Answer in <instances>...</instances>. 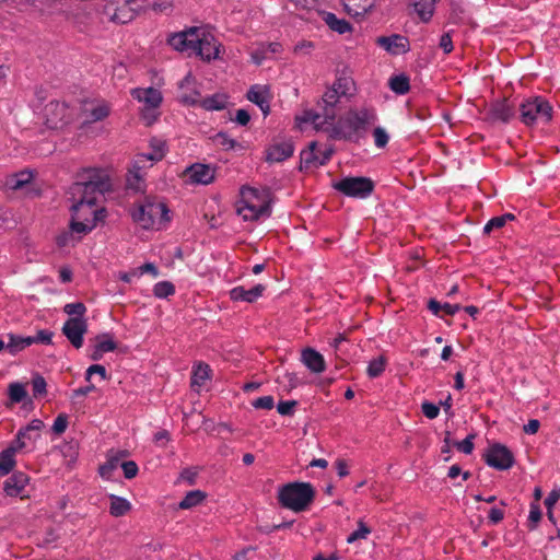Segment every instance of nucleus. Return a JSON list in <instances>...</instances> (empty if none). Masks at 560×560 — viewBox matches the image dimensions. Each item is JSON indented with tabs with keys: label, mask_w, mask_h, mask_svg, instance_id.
Masks as SVG:
<instances>
[{
	"label": "nucleus",
	"mask_w": 560,
	"mask_h": 560,
	"mask_svg": "<svg viewBox=\"0 0 560 560\" xmlns=\"http://www.w3.org/2000/svg\"><path fill=\"white\" fill-rule=\"evenodd\" d=\"M110 187L109 176L104 170L88 168L80 174L79 180L69 188V195L73 200L70 208L72 232L86 234L105 218V209L96 208V203L98 197L109 191Z\"/></svg>",
	"instance_id": "obj_1"
},
{
	"label": "nucleus",
	"mask_w": 560,
	"mask_h": 560,
	"mask_svg": "<svg viewBox=\"0 0 560 560\" xmlns=\"http://www.w3.org/2000/svg\"><path fill=\"white\" fill-rule=\"evenodd\" d=\"M376 120L377 114L373 106H351L340 115L336 129L346 138H364Z\"/></svg>",
	"instance_id": "obj_2"
},
{
	"label": "nucleus",
	"mask_w": 560,
	"mask_h": 560,
	"mask_svg": "<svg viewBox=\"0 0 560 560\" xmlns=\"http://www.w3.org/2000/svg\"><path fill=\"white\" fill-rule=\"evenodd\" d=\"M315 494V489L310 482H290L279 489L278 502L281 506L299 513L308 509Z\"/></svg>",
	"instance_id": "obj_3"
},
{
	"label": "nucleus",
	"mask_w": 560,
	"mask_h": 560,
	"mask_svg": "<svg viewBox=\"0 0 560 560\" xmlns=\"http://www.w3.org/2000/svg\"><path fill=\"white\" fill-rule=\"evenodd\" d=\"M270 212V205L266 192L248 186L242 187L237 213L245 221H255L262 217H269Z\"/></svg>",
	"instance_id": "obj_4"
},
{
	"label": "nucleus",
	"mask_w": 560,
	"mask_h": 560,
	"mask_svg": "<svg viewBox=\"0 0 560 560\" xmlns=\"http://www.w3.org/2000/svg\"><path fill=\"white\" fill-rule=\"evenodd\" d=\"M132 220L142 229L149 230L154 225L170 221L167 206L155 198L145 197L131 211Z\"/></svg>",
	"instance_id": "obj_5"
},
{
	"label": "nucleus",
	"mask_w": 560,
	"mask_h": 560,
	"mask_svg": "<svg viewBox=\"0 0 560 560\" xmlns=\"http://www.w3.org/2000/svg\"><path fill=\"white\" fill-rule=\"evenodd\" d=\"M167 152L166 142H155L149 152L137 154L132 168L129 170L127 186L133 190H141L143 183V170L153 163L161 161Z\"/></svg>",
	"instance_id": "obj_6"
},
{
	"label": "nucleus",
	"mask_w": 560,
	"mask_h": 560,
	"mask_svg": "<svg viewBox=\"0 0 560 560\" xmlns=\"http://www.w3.org/2000/svg\"><path fill=\"white\" fill-rule=\"evenodd\" d=\"M520 119L526 126H545L552 119V107L542 97H532L520 105Z\"/></svg>",
	"instance_id": "obj_7"
},
{
	"label": "nucleus",
	"mask_w": 560,
	"mask_h": 560,
	"mask_svg": "<svg viewBox=\"0 0 560 560\" xmlns=\"http://www.w3.org/2000/svg\"><path fill=\"white\" fill-rule=\"evenodd\" d=\"M332 152L328 142H310L300 153V170L307 172L318 168L330 160Z\"/></svg>",
	"instance_id": "obj_8"
},
{
	"label": "nucleus",
	"mask_w": 560,
	"mask_h": 560,
	"mask_svg": "<svg viewBox=\"0 0 560 560\" xmlns=\"http://www.w3.org/2000/svg\"><path fill=\"white\" fill-rule=\"evenodd\" d=\"M131 95L143 104L141 113L145 125L149 126L154 122L160 115L159 107L163 101L162 93L154 88H138L131 91Z\"/></svg>",
	"instance_id": "obj_9"
},
{
	"label": "nucleus",
	"mask_w": 560,
	"mask_h": 560,
	"mask_svg": "<svg viewBox=\"0 0 560 560\" xmlns=\"http://www.w3.org/2000/svg\"><path fill=\"white\" fill-rule=\"evenodd\" d=\"M342 195L351 198H368L374 190V182L369 177L347 176L332 184Z\"/></svg>",
	"instance_id": "obj_10"
},
{
	"label": "nucleus",
	"mask_w": 560,
	"mask_h": 560,
	"mask_svg": "<svg viewBox=\"0 0 560 560\" xmlns=\"http://www.w3.org/2000/svg\"><path fill=\"white\" fill-rule=\"evenodd\" d=\"M74 115V109L65 102H49L44 109L45 125L49 129H61L68 125Z\"/></svg>",
	"instance_id": "obj_11"
},
{
	"label": "nucleus",
	"mask_w": 560,
	"mask_h": 560,
	"mask_svg": "<svg viewBox=\"0 0 560 560\" xmlns=\"http://www.w3.org/2000/svg\"><path fill=\"white\" fill-rule=\"evenodd\" d=\"M486 464L498 470H508L514 465L513 453L503 444L494 443L483 455Z\"/></svg>",
	"instance_id": "obj_12"
},
{
	"label": "nucleus",
	"mask_w": 560,
	"mask_h": 560,
	"mask_svg": "<svg viewBox=\"0 0 560 560\" xmlns=\"http://www.w3.org/2000/svg\"><path fill=\"white\" fill-rule=\"evenodd\" d=\"M201 30L198 27H190L189 30L173 34L168 38V44L178 51H187L194 55L197 44L200 42L199 35Z\"/></svg>",
	"instance_id": "obj_13"
},
{
	"label": "nucleus",
	"mask_w": 560,
	"mask_h": 560,
	"mask_svg": "<svg viewBox=\"0 0 560 560\" xmlns=\"http://www.w3.org/2000/svg\"><path fill=\"white\" fill-rule=\"evenodd\" d=\"M61 330L70 343L80 349L83 346V336L88 331V320L85 317H69Z\"/></svg>",
	"instance_id": "obj_14"
},
{
	"label": "nucleus",
	"mask_w": 560,
	"mask_h": 560,
	"mask_svg": "<svg viewBox=\"0 0 560 560\" xmlns=\"http://www.w3.org/2000/svg\"><path fill=\"white\" fill-rule=\"evenodd\" d=\"M376 44L392 55L406 54L410 49L409 39L399 34L377 37Z\"/></svg>",
	"instance_id": "obj_15"
},
{
	"label": "nucleus",
	"mask_w": 560,
	"mask_h": 560,
	"mask_svg": "<svg viewBox=\"0 0 560 560\" xmlns=\"http://www.w3.org/2000/svg\"><path fill=\"white\" fill-rule=\"evenodd\" d=\"M44 425L45 424L40 419H33L28 424L20 428L16 432L18 438H20L23 443H25V447L31 450V452L33 451L37 440L40 439V431L43 430Z\"/></svg>",
	"instance_id": "obj_16"
},
{
	"label": "nucleus",
	"mask_w": 560,
	"mask_h": 560,
	"mask_svg": "<svg viewBox=\"0 0 560 560\" xmlns=\"http://www.w3.org/2000/svg\"><path fill=\"white\" fill-rule=\"evenodd\" d=\"M192 184L208 185L214 179V170L208 164L196 163L185 171Z\"/></svg>",
	"instance_id": "obj_17"
},
{
	"label": "nucleus",
	"mask_w": 560,
	"mask_h": 560,
	"mask_svg": "<svg viewBox=\"0 0 560 560\" xmlns=\"http://www.w3.org/2000/svg\"><path fill=\"white\" fill-rule=\"evenodd\" d=\"M332 120H325V112L319 114L312 109L304 110L301 115L296 116L295 122L299 129L306 130L312 128L313 130H319L326 124H331Z\"/></svg>",
	"instance_id": "obj_18"
},
{
	"label": "nucleus",
	"mask_w": 560,
	"mask_h": 560,
	"mask_svg": "<svg viewBox=\"0 0 560 560\" xmlns=\"http://www.w3.org/2000/svg\"><path fill=\"white\" fill-rule=\"evenodd\" d=\"M200 42L197 44L195 54L205 60H211L219 56V44L214 37L210 34H206L201 31L199 35Z\"/></svg>",
	"instance_id": "obj_19"
},
{
	"label": "nucleus",
	"mask_w": 560,
	"mask_h": 560,
	"mask_svg": "<svg viewBox=\"0 0 560 560\" xmlns=\"http://www.w3.org/2000/svg\"><path fill=\"white\" fill-rule=\"evenodd\" d=\"M247 100L256 104L267 116L270 112V92L266 85L255 84L247 92Z\"/></svg>",
	"instance_id": "obj_20"
},
{
	"label": "nucleus",
	"mask_w": 560,
	"mask_h": 560,
	"mask_svg": "<svg viewBox=\"0 0 560 560\" xmlns=\"http://www.w3.org/2000/svg\"><path fill=\"white\" fill-rule=\"evenodd\" d=\"M179 100L186 105H200V93L195 89V80L188 73L179 83Z\"/></svg>",
	"instance_id": "obj_21"
},
{
	"label": "nucleus",
	"mask_w": 560,
	"mask_h": 560,
	"mask_svg": "<svg viewBox=\"0 0 560 560\" xmlns=\"http://www.w3.org/2000/svg\"><path fill=\"white\" fill-rule=\"evenodd\" d=\"M294 152L292 142H273L266 149V160L279 163L290 158Z\"/></svg>",
	"instance_id": "obj_22"
},
{
	"label": "nucleus",
	"mask_w": 560,
	"mask_h": 560,
	"mask_svg": "<svg viewBox=\"0 0 560 560\" xmlns=\"http://www.w3.org/2000/svg\"><path fill=\"white\" fill-rule=\"evenodd\" d=\"M127 456V451L110 450L107 453L106 462L100 466V475L105 479H110L114 470L121 467V463Z\"/></svg>",
	"instance_id": "obj_23"
},
{
	"label": "nucleus",
	"mask_w": 560,
	"mask_h": 560,
	"mask_svg": "<svg viewBox=\"0 0 560 560\" xmlns=\"http://www.w3.org/2000/svg\"><path fill=\"white\" fill-rule=\"evenodd\" d=\"M30 478L22 471H15L3 483L4 492L10 497L23 495V491L27 486Z\"/></svg>",
	"instance_id": "obj_24"
},
{
	"label": "nucleus",
	"mask_w": 560,
	"mask_h": 560,
	"mask_svg": "<svg viewBox=\"0 0 560 560\" xmlns=\"http://www.w3.org/2000/svg\"><path fill=\"white\" fill-rule=\"evenodd\" d=\"M266 290L264 284H256L252 289L246 290L244 287L238 285L230 291V298L233 301H242L253 303L260 298Z\"/></svg>",
	"instance_id": "obj_25"
},
{
	"label": "nucleus",
	"mask_w": 560,
	"mask_h": 560,
	"mask_svg": "<svg viewBox=\"0 0 560 560\" xmlns=\"http://www.w3.org/2000/svg\"><path fill=\"white\" fill-rule=\"evenodd\" d=\"M84 113L91 121H98L109 115L110 105L104 100H95L84 105Z\"/></svg>",
	"instance_id": "obj_26"
},
{
	"label": "nucleus",
	"mask_w": 560,
	"mask_h": 560,
	"mask_svg": "<svg viewBox=\"0 0 560 560\" xmlns=\"http://www.w3.org/2000/svg\"><path fill=\"white\" fill-rule=\"evenodd\" d=\"M302 362L313 373H322L326 369L324 357L313 348L302 351Z\"/></svg>",
	"instance_id": "obj_27"
},
{
	"label": "nucleus",
	"mask_w": 560,
	"mask_h": 560,
	"mask_svg": "<svg viewBox=\"0 0 560 560\" xmlns=\"http://www.w3.org/2000/svg\"><path fill=\"white\" fill-rule=\"evenodd\" d=\"M515 114L513 105L506 101H498L493 103L489 109V116L492 120L508 121Z\"/></svg>",
	"instance_id": "obj_28"
},
{
	"label": "nucleus",
	"mask_w": 560,
	"mask_h": 560,
	"mask_svg": "<svg viewBox=\"0 0 560 560\" xmlns=\"http://www.w3.org/2000/svg\"><path fill=\"white\" fill-rule=\"evenodd\" d=\"M346 12L354 18L363 16L374 7V0H341Z\"/></svg>",
	"instance_id": "obj_29"
},
{
	"label": "nucleus",
	"mask_w": 560,
	"mask_h": 560,
	"mask_svg": "<svg viewBox=\"0 0 560 560\" xmlns=\"http://www.w3.org/2000/svg\"><path fill=\"white\" fill-rule=\"evenodd\" d=\"M32 179V172L24 170L7 176L4 180V187L10 190L16 191L22 189L27 184H30Z\"/></svg>",
	"instance_id": "obj_30"
},
{
	"label": "nucleus",
	"mask_w": 560,
	"mask_h": 560,
	"mask_svg": "<svg viewBox=\"0 0 560 560\" xmlns=\"http://www.w3.org/2000/svg\"><path fill=\"white\" fill-rule=\"evenodd\" d=\"M428 310L435 316L440 318H444L445 315L453 316L459 310V304H451V303H441L435 299H430L428 301Z\"/></svg>",
	"instance_id": "obj_31"
},
{
	"label": "nucleus",
	"mask_w": 560,
	"mask_h": 560,
	"mask_svg": "<svg viewBox=\"0 0 560 560\" xmlns=\"http://www.w3.org/2000/svg\"><path fill=\"white\" fill-rule=\"evenodd\" d=\"M281 51L279 43L259 44L250 54L252 60L256 65H260L269 55L278 54Z\"/></svg>",
	"instance_id": "obj_32"
},
{
	"label": "nucleus",
	"mask_w": 560,
	"mask_h": 560,
	"mask_svg": "<svg viewBox=\"0 0 560 560\" xmlns=\"http://www.w3.org/2000/svg\"><path fill=\"white\" fill-rule=\"evenodd\" d=\"M138 0H126L112 15L113 21L125 24L133 20L137 9L132 7Z\"/></svg>",
	"instance_id": "obj_33"
},
{
	"label": "nucleus",
	"mask_w": 560,
	"mask_h": 560,
	"mask_svg": "<svg viewBox=\"0 0 560 560\" xmlns=\"http://www.w3.org/2000/svg\"><path fill=\"white\" fill-rule=\"evenodd\" d=\"M340 95L332 86H330L323 95L322 103L324 104L325 120H334V107L339 102Z\"/></svg>",
	"instance_id": "obj_34"
},
{
	"label": "nucleus",
	"mask_w": 560,
	"mask_h": 560,
	"mask_svg": "<svg viewBox=\"0 0 560 560\" xmlns=\"http://www.w3.org/2000/svg\"><path fill=\"white\" fill-rule=\"evenodd\" d=\"M229 103V96L225 93H215L201 100L200 107L206 110H222Z\"/></svg>",
	"instance_id": "obj_35"
},
{
	"label": "nucleus",
	"mask_w": 560,
	"mask_h": 560,
	"mask_svg": "<svg viewBox=\"0 0 560 560\" xmlns=\"http://www.w3.org/2000/svg\"><path fill=\"white\" fill-rule=\"evenodd\" d=\"M7 338V351L11 355H15L20 351L33 345V340L28 336L23 337L14 334H8Z\"/></svg>",
	"instance_id": "obj_36"
},
{
	"label": "nucleus",
	"mask_w": 560,
	"mask_h": 560,
	"mask_svg": "<svg viewBox=\"0 0 560 560\" xmlns=\"http://www.w3.org/2000/svg\"><path fill=\"white\" fill-rule=\"evenodd\" d=\"M438 0H413L412 7L422 22L431 20Z\"/></svg>",
	"instance_id": "obj_37"
},
{
	"label": "nucleus",
	"mask_w": 560,
	"mask_h": 560,
	"mask_svg": "<svg viewBox=\"0 0 560 560\" xmlns=\"http://www.w3.org/2000/svg\"><path fill=\"white\" fill-rule=\"evenodd\" d=\"M109 500V513L115 517L124 516L131 510V503L125 498L110 494Z\"/></svg>",
	"instance_id": "obj_38"
},
{
	"label": "nucleus",
	"mask_w": 560,
	"mask_h": 560,
	"mask_svg": "<svg viewBox=\"0 0 560 560\" xmlns=\"http://www.w3.org/2000/svg\"><path fill=\"white\" fill-rule=\"evenodd\" d=\"M342 97H351L355 92L354 81L347 75L338 77L331 85Z\"/></svg>",
	"instance_id": "obj_39"
},
{
	"label": "nucleus",
	"mask_w": 560,
	"mask_h": 560,
	"mask_svg": "<svg viewBox=\"0 0 560 560\" xmlns=\"http://www.w3.org/2000/svg\"><path fill=\"white\" fill-rule=\"evenodd\" d=\"M211 369L208 364L199 363L191 374V387L199 388L210 378Z\"/></svg>",
	"instance_id": "obj_40"
},
{
	"label": "nucleus",
	"mask_w": 560,
	"mask_h": 560,
	"mask_svg": "<svg viewBox=\"0 0 560 560\" xmlns=\"http://www.w3.org/2000/svg\"><path fill=\"white\" fill-rule=\"evenodd\" d=\"M16 464L13 448H4L0 452V476H7Z\"/></svg>",
	"instance_id": "obj_41"
},
{
	"label": "nucleus",
	"mask_w": 560,
	"mask_h": 560,
	"mask_svg": "<svg viewBox=\"0 0 560 560\" xmlns=\"http://www.w3.org/2000/svg\"><path fill=\"white\" fill-rule=\"evenodd\" d=\"M206 499V493L201 490H192L187 492V494L179 502L178 506L182 510H189L199 505Z\"/></svg>",
	"instance_id": "obj_42"
},
{
	"label": "nucleus",
	"mask_w": 560,
	"mask_h": 560,
	"mask_svg": "<svg viewBox=\"0 0 560 560\" xmlns=\"http://www.w3.org/2000/svg\"><path fill=\"white\" fill-rule=\"evenodd\" d=\"M323 20L332 31L338 32L339 34L350 31V24L345 20L338 19L334 13L325 12L323 14Z\"/></svg>",
	"instance_id": "obj_43"
},
{
	"label": "nucleus",
	"mask_w": 560,
	"mask_h": 560,
	"mask_svg": "<svg viewBox=\"0 0 560 560\" xmlns=\"http://www.w3.org/2000/svg\"><path fill=\"white\" fill-rule=\"evenodd\" d=\"M389 88L397 94H406L409 89V78L405 74H399L390 78Z\"/></svg>",
	"instance_id": "obj_44"
},
{
	"label": "nucleus",
	"mask_w": 560,
	"mask_h": 560,
	"mask_svg": "<svg viewBox=\"0 0 560 560\" xmlns=\"http://www.w3.org/2000/svg\"><path fill=\"white\" fill-rule=\"evenodd\" d=\"M387 359L384 355H380L373 359L368 366L366 373L371 378L378 377L385 370Z\"/></svg>",
	"instance_id": "obj_45"
},
{
	"label": "nucleus",
	"mask_w": 560,
	"mask_h": 560,
	"mask_svg": "<svg viewBox=\"0 0 560 560\" xmlns=\"http://www.w3.org/2000/svg\"><path fill=\"white\" fill-rule=\"evenodd\" d=\"M95 346L104 353L112 352L117 349V343L109 334H101L95 337Z\"/></svg>",
	"instance_id": "obj_46"
},
{
	"label": "nucleus",
	"mask_w": 560,
	"mask_h": 560,
	"mask_svg": "<svg viewBox=\"0 0 560 560\" xmlns=\"http://www.w3.org/2000/svg\"><path fill=\"white\" fill-rule=\"evenodd\" d=\"M153 294L159 299H166L175 294V287L170 281H160L154 284Z\"/></svg>",
	"instance_id": "obj_47"
},
{
	"label": "nucleus",
	"mask_w": 560,
	"mask_h": 560,
	"mask_svg": "<svg viewBox=\"0 0 560 560\" xmlns=\"http://www.w3.org/2000/svg\"><path fill=\"white\" fill-rule=\"evenodd\" d=\"M63 312L70 317H84L86 306L82 302L68 303L65 305Z\"/></svg>",
	"instance_id": "obj_48"
},
{
	"label": "nucleus",
	"mask_w": 560,
	"mask_h": 560,
	"mask_svg": "<svg viewBox=\"0 0 560 560\" xmlns=\"http://www.w3.org/2000/svg\"><path fill=\"white\" fill-rule=\"evenodd\" d=\"M542 513L540 510L539 503L533 502L530 504V511L528 515V524L527 527L529 530H534L537 526V523L541 520Z\"/></svg>",
	"instance_id": "obj_49"
},
{
	"label": "nucleus",
	"mask_w": 560,
	"mask_h": 560,
	"mask_svg": "<svg viewBox=\"0 0 560 560\" xmlns=\"http://www.w3.org/2000/svg\"><path fill=\"white\" fill-rule=\"evenodd\" d=\"M358 529L352 532L348 538H347V542L348 544H352L357 540H360V539H365L368 537V535L371 533V529L370 527H368L363 521H359L358 522Z\"/></svg>",
	"instance_id": "obj_50"
},
{
	"label": "nucleus",
	"mask_w": 560,
	"mask_h": 560,
	"mask_svg": "<svg viewBox=\"0 0 560 560\" xmlns=\"http://www.w3.org/2000/svg\"><path fill=\"white\" fill-rule=\"evenodd\" d=\"M27 393L22 384L13 383L9 386V397L13 402H21Z\"/></svg>",
	"instance_id": "obj_51"
},
{
	"label": "nucleus",
	"mask_w": 560,
	"mask_h": 560,
	"mask_svg": "<svg viewBox=\"0 0 560 560\" xmlns=\"http://www.w3.org/2000/svg\"><path fill=\"white\" fill-rule=\"evenodd\" d=\"M68 427V416L66 413H60L54 421L51 430L57 435L62 434Z\"/></svg>",
	"instance_id": "obj_52"
},
{
	"label": "nucleus",
	"mask_w": 560,
	"mask_h": 560,
	"mask_svg": "<svg viewBox=\"0 0 560 560\" xmlns=\"http://www.w3.org/2000/svg\"><path fill=\"white\" fill-rule=\"evenodd\" d=\"M252 406L256 409L271 410L275 406V400L272 396H262L255 399Z\"/></svg>",
	"instance_id": "obj_53"
},
{
	"label": "nucleus",
	"mask_w": 560,
	"mask_h": 560,
	"mask_svg": "<svg viewBox=\"0 0 560 560\" xmlns=\"http://www.w3.org/2000/svg\"><path fill=\"white\" fill-rule=\"evenodd\" d=\"M121 469L126 479H132L137 476L139 468L136 462L125 460L121 463Z\"/></svg>",
	"instance_id": "obj_54"
},
{
	"label": "nucleus",
	"mask_w": 560,
	"mask_h": 560,
	"mask_svg": "<svg viewBox=\"0 0 560 560\" xmlns=\"http://www.w3.org/2000/svg\"><path fill=\"white\" fill-rule=\"evenodd\" d=\"M421 410L423 415L431 420L435 419L440 413V407L430 401H423L421 405Z\"/></svg>",
	"instance_id": "obj_55"
},
{
	"label": "nucleus",
	"mask_w": 560,
	"mask_h": 560,
	"mask_svg": "<svg viewBox=\"0 0 560 560\" xmlns=\"http://www.w3.org/2000/svg\"><path fill=\"white\" fill-rule=\"evenodd\" d=\"M475 439L474 434H469L466 439H464L462 442H456L454 445L457 447V450L464 454H471L474 451V442Z\"/></svg>",
	"instance_id": "obj_56"
},
{
	"label": "nucleus",
	"mask_w": 560,
	"mask_h": 560,
	"mask_svg": "<svg viewBox=\"0 0 560 560\" xmlns=\"http://www.w3.org/2000/svg\"><path fill=\"white\" fill-rule=\"evenodd\" d=\"M52 336H54L52 331L43 329V330H39L36 334V336H28V337L33 340V343L50 345Z\"/></svg>",
	"instance_id": "obj_57"
},
{
	"label": "nucleus",
	"mask_w": 560,
	"mask_h": 560,
	"mask_svg": "<svg viewBox=\"0 0 560 560\" xmlns=\"http://www.w3.org/2000/svg\"><path fill=\"white\" fill-rule=\"evenodd\" d=\"M504 225V219L501 215L494 217L490 219L483 226V234L489 235L493 230H499Z\"/></svg>",
	"instance_id": "obj_58"
},
{
	"label": "nucleus",
	"mask_w": 560,
	"mask_h": 560,
	"mask_svg": "<svg viewBox=\"0 0 560 560\" xmlns=\"http://www.w3.org/2000/svg\"><path fill=\"white\" fill-rule=\"evenodd\" d=\"M32 388L34 397L46 394V381L43 376H36L32 381Z\"/></svg>",
	"instance_id": "obj_59"
},
{
	"label": "nucleus",
	"mask_w": 560,
	"mask_h": 560,
	"mask_svg": "<svg viewBox=\"0 0 560 560\" xmlns=\"http://www.w3.org/2000/svg\"><path fill=\"white\" fill-rule=\"evenodd\" d=\"M93 374H98L102 380L107 378L106 369L101 364H93V365L89 366L85 372V380L88 382H90Z\"/></svg>",
	"instance_id": "obj_60"
},
{
	"label": "nucleus",
	"mask_w": 560,
	"mask_h": 560,
	"mask_svg": "<svg viewBox=\"0 0 560 560\" xmlns=\"http://www.w3.org/2000/svg\"><path fill=\"white\" fill-rule=\"evenodd\" d=\"M298 405L296 400L280 401L277 406V410L281 416H292L294 407Z\"/></svg>",
	"instance_id": "obj_61"
},
{
	"label": "nucleus",
	"mask_w": 560,
	"mask_h": 560,
	"mask_svg": "<svg viewBox=\"0 0 560 560\" xmlns=\"http://www.w3.org/2000/svg\"><path fill=\"white\" fill-rule=\"evenodd\" d=\"M197 475L198 470L196 468L188 467L183 469V471L180 472V479L187 481L188 485L192 486L196 482Z\"/></svg>",
	"instance_id": "obj_62"
},
{
	"label": "nucleus",
	"mask_w": 560,
	"mask_h": 560,
	"mask_svg": "<svg viewBox=\"0 0 560 560\" xmlns=\"http://www.w3.org/2000/svg\"><path fill=\"white\" fill-rule=\"evenodd\" d=\"M559 499H560V487L552 489L548 493L547 498L545 499L544 503H545V506L547 508V510L552 509Z\"/></svg>",
	"instance_id": "obj_63"
},
{
	"label": "nucleus",
	"mask_w": 560,
	"mask_h": 560,
	"mask_svg": "<svg viewBox=\"0 0 560 560\" xmlns=\"http://www.w3.org/2000/svg\"><path fill=\"white\" fill-rule=\"evenodd\" d=\"M439 46L445 54H450L453 50V42L450 33H444L441 36Z\"/></svg>",
	"instance_id": "obj_64"
}]
</instances>
